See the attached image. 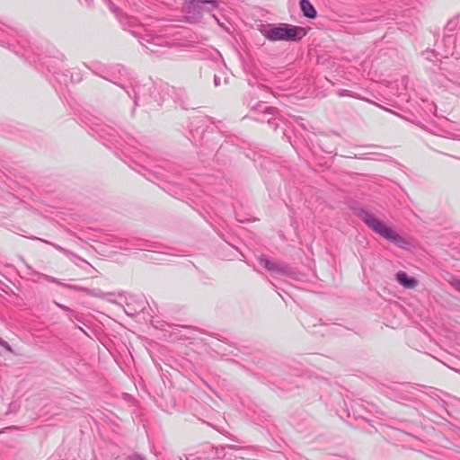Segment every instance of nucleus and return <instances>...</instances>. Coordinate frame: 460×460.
I'll return each mask as SVG.
<instances>
[{
  "instance_id": "obj_1",
  "label": "nucleus",
  "mask_w": 460,
  "mask_h": 460,
  "mask_svg": "<svg viewBox=\"0 0 460 460\" xmlns=\"http://www.w3.org/2000/svg\"><path fill=\"white\" fill-rule=\"evenodd\" d=\"M93 73L105 80H108L115 84L119 85L126 91L129 97L134 99L135 105H148L150 108H157L161 106L164 96L162 94L164 92L163 85H157L153 82H147L143 84H131L130 90L126 85L120 84L116 81L117 77L109 73L103 75L97 70H93Z\"/></svg>"
},
{
  "instance_id": "obj_2",
  "label": "nucleus",
  "mask_w": 460,
  "mask_h": 460,
  "mask_svg": "<svg viewBox=\"0 0 460 460\" xmlns=\"http://www.w3.org/2000/svg\"><path fill=\"white\" fill-rule=\"evenodd\" d=\"M118 19L123 30L128 31L138 39L139 43L145 47L147 53L156 56L164 55V51L151 49L145 44L146 42L155 47H164L166 42L162 37L147 32L141 25L137 24L136 18L128 14H118Z\"/></svg>"
},
{
  "instance_id": "obj_3",
  "label": "nucleus",
  "mask_w": 460,
  "mask_h": 460,
  "mask_svg": "<svg viewBox=\"0 0 460 460\" xmlns=\"http://www.w3.org/2000/svg\"><path fill=\"white\" fill-rule=\"evenodd\" d=\"M357 216L365 223V225L371 229L374 233L380 235L384 239L389 241L399 248L406 249L409 242L395 232L393 228L377 218L373 213L365 209L359 208Z\"/></svg>"
},
{
  "instance_id": "obj_4",
  "label": "nucleus",
  "mask_w": 460,
  "mask_h": 460,
  "mask_svg": "<svg viewBox=\"0 0 460 460\" xmlns=\"http://www.w3.org/2000/svg\"><path fill=\"white\" fill-rule=\"evenodd\" d=\"M260 31L270 41H299L307 33L305 28L288 23L264 24L261 25Z\"/></svg>"
},
{
  "instance_id": "obj_5",
  "label": "nucleus",
  "mask_w": 460,
  "mask_h": 460,
  "mask_svg": "<svg viewBox=\"0 0 460 460\" xmlns=\"http://www.w3.org/2000/svg\"><path fill=\"white\" fill-rule=\"evenodd\" d=\"M278 110L267 105L264 102H259L251 106L250 117L256 121L267 122L274 130L279 127V119L277 118Z\"/></svg>"
},
{
  "instance_id": "obj_6",
  "label": "nucleus",
  "mask_w": 460,
  "mask_h": 460,
  "mask_svg": "<svg viewBox=\"0 0 460 460\" xmlns=\"http://www.w3.org/2000/svg\"><path fill=\"white\" fill-rule=\"evenodd\" d=\"M25 267L27 268V270H29L31 271V274H33L35 276H39V277L44 279L45 280H47L49 282L55 283V284H58L59 286H63V287L67 288L69 289L84 291V292H86L87 294H90L92 296H98V297H107V296H111L114 295L112 293H103V292H101V291H99L98 293L97 292L96 293H92V292H90V290L88 288H83V287H79V286H75V285L65 284L60 279H57L55 277H52V276H49V275H47V274L36 271V270H34L31 268V265H29L27 263H25Z\"/></svg>"
},
{
  "instance_id": "obj_7",
  "label": "nucleus",
  "mask_w": 460,
  "mask_h": 460,
  "mask_svg": "<svg viewBox=\"0 0 460 460\" xmlns=\"http://www.w3.org/2000/svg\"><path fill=\"white\" fill-rule=\"evenodd\" d=\"M259 261L270 272L281 275H289L291 273L290 268L286 263L270 261L265 256H261Z\"/></svg>"
},
{
  "instance_id": "obj_8",
  "label": "nucleus",
  "mask_w": 460,
  "mask_h": 460,
  "mask_svg": "<svg viewBox=\"0 0 460 460\" xmlns=\"http://www.w3.org/2000/svg\"><path fill=\"white\" fill-rule=\"evenodd\" d=\"M442 86L451 93L460 96V74L454 75L452 78L445 76Z\"/></svg>"
},
{
  "instance_id": "obj_9",
  "label": "nucleus",
  "mask_w": 460,
  "mask_h": 460,
  "mask_svg": "<svg viewBox=\"0 0 460 460\" xmlns=\"http://www.w3.org/2000/svg\"><path fill=\"white\" fill-rule=\"evenodd\" d=\"M396 281L405 288H414L418 285V280L410 277L405 271H398L395 275Z\"/></svg>"
},
{
  "instance_id": "obj_10",
  "label": "nucleus",
  "mask_w": 460,
  "mask_h": 460,
  "mask_svg": "<svg viewBox=\"0 0 460 460\" xmlns=\"http://www.w3.org/2000/svg\"><path fill=\"white\" fill-rule=\"evenodd\" d=\"M191 4L195 9L211 12L217 8L218 1L217 0H192Z\"/></svg>"
},
{
  "instance_id": "obj_11",
  "label": "nucleus",
  "mask_w": 460,
  "mask_h": 460,
  "mask_svg": "<svg viewBox=\"0 0 460 460\" xmlns=\"http://www.w3.org/2000/svg\"><path fill=\"white\" fill-rule=\"evenodd\" d=\"M299 5L301 12L305 17L308 19L316 18L317 12L309 0H300Z\"/></svg>"
},
{
  "instance_id": "obj_12",
  "label": "nucleus",
  "mask_w": 460,
  "mask_h": 460,
  "mask_svg": "<svg viewBox=\"0 0 460 460\" xmlns=\"http://www.w3.org/2000/svg\"><path fill=\"white\" fill-rule=\"evenodd\" d=\"M10 37H13L10 32L5 31L2 28H0V42L3 45H6L9 49H11L15 53L20 54V51L16 49V48L13 42V40L9 39Z\"/></svg>"
},
{
  "instance_id": "obj_13",
  "label": "nucleus",
  "mask_w": 460,
  "mask_h": 460,
  "mask_svg": "<svg viewBox=\"0 0 460 460\" xmlns=\"http://www.w3.org/2000/svg\"><path fill=\"white\" fill-rule=\"evenodd\" d=\"M54 303L60 309H62L63 311L68 313L67 317H68L70 322L74 323L75 320H76V321H78L80 323H83L82 316L77 312H75V310H73V309H71V308H69V307H67V306H66V305H64L62 304H59L58 302L55 301Z\"/></svg>"
},
{
  "instance_id": "obj_14",
  "label": "nucleus",
  "mask_w": 460,
  "mask_h": 460,
  "mask_svg": "<svg viewBox=\"0 0 460 460\" xmlns=\"http://www.w3.org/2000/svg\"><path fill=\"white\" fill-rule=\"evenodd\" d=\"M337 93L340 97L348 96V97H352V98H357V99L358 98V96L355 93H353L352 91H349V90H346V89L339 90Z\"/></svg>"
},
{
  "instance_id": "obj_15",
  "label": "nucleus",
  "mask_w": 460,
  "mask_h": 460,
  "mask_svg": "<svg viewBox=\"0 0 460 460\" xmlns=\"http://www.w3.org/2000/svg\"><path fill=\"white\" fill-rule=\"evenodd\" d=\"M112 70L118 72V74L121 75H128V70L121 65H116L112 67Z\"/></svg>"
},
{
  "instance_id": "obj_16",
  "label": "nucleus",
  "mask_w": 460,
  "mask_h": 460,
  "mask_svg": "<svg viewBox=\"0 0 460 460\" xmlns=\"http://www.w3.org/2000/svg\"><path fill=\"white\" fill-rule=\"evenodd\" d=\"M423 55L429 61H434V58H437V53L434 50H426Z\"/></svg>"
},
{
  "instance_id": "obj_17",
  "label": "nucleus",
  "mask_w": 460,
  "mask_h": 460,
  "mask_svg": "<svg viewBox=\"0 0 460 460\" xmlns=\"http://www.w3.org/2000/svg\"><path fill=\"white\" fill-rule=\"evenodd\" d=\"M0 346L10 352L13 351L9 343L7 341H4L2 338H0Z\"/></svg>"
},
{
  "instance_id": "obj_18",
  "label": "nucleus",
  "mask_w": 460,
  "mask_h": 460,
  "mask_svg": "<svg viewBox=\"0 0 460 460\" xmlns=\"http://www.w3.org/2000/svg\"><path fill=\"white\" fill-rule=\"evenodd\" d=\"M125 460H146V459L140 455L134 454V455H131V456H128V457H126Z\"/></svg>"
},
{
  "instance_id": "obj_19",
  "label": "nucleus",
  "mask_w": 460,
  "mask_h": 460,
  "mask_svg": "<svg viewBox=\"0 0 460 460\" xmlns=\"http://www.w3.org/2000/svg\"><path fill=\"white\" fill-rule=\"evenodd\" d=\"M444 42L446 44H454L455 43V39L452 36H446L444 38Z\"/></svg>"
},
{
  "instance_id": "obj_20",
  "label": "nucleus",
  "mask_w": 460,
  "mask_h": 460,
  "mask_svg": "<svg viewBox=\"0 0 460 460\" xmlns=\"http://www.w3.org/2000/svg\"><path fill=\"white\" fill-rule=\"evenodd\" d=\"M53 246H54L58 251H59V252H63V253H65V254H68V253H70V252H69V251H67L66 249H65V248L61 247L60 245L53 244Z\"/></svg>"
},
{
  "instance_id": "obj_21",
  "label": "nucleus",
  "mask_w": 460,
  "mask_h": 460,
  "mask_svg": "<svg viewBox=\"0 0 460 460\" xmlns=\"http://www.w3.org/2000/svg\"><path fill=\"white\" fill-rule=\"evenodd\" d=\"M214 84H215V86H219L221 84V79L219 76H217V75L214 76Z\"/></svg>"
},
{
  "instance_id": "obj_22",
  "label": "nucleus",
  "mask_w": 460,
  "mask_h": 460,
  "mask_svg": "<svg viewBox=\"0 0 460 460\" xmlns=\"http://www.w3.org/2000/svg\"><path fill=\"white\" fill-rule=\"evenodd\" d=\"M207 121H208V118H206V117H201L197 119V123L202 122L203 124H205V123H207Z\"/></svg>"
},
{
  "instance_id": "obj_23",
  "label": "nucleus",
  "mask_w": 460,
  "mask_h": 460,
  "mask_svg": "<svg viewBox=\"0 0 460 460\" xmlns=\"http://www.w3.org/2000/svg\"><path fill=\"white\" fill-rule=\"evenodd\" d=\"M185 460H204L201 457H193V456H185Z\"/></svg>"
},
{
  "instance_id": "obj_24",
  "label": "nucleus",
  "mask_w": 460,
  "mask_h": 460,
  "mask_svg": "<svg viewBox=\"0 0 460 460\" xmlns=\"http://www.w3.org/2000/svg\"><path fill=\"white\" fill-rule=\"evenodd\" d=\"M454 287L455 288L460 292V279L459 280H456L455 283H454Z\"/></svg>"
},
{
  "instance_id": "obj_25",
  "label": "nucleus",
  "mask_w": 460,
  "mask_h": 460,
  "mask_svg": "<svg viewBox=\"0 0 460 460\" xmlns=\"http://www.w3.org/2000/svg\"><path fill=\"white\" fill-rule=\"evenodd\" d=\"M190 131L192 132L193 137H195V135H199V128H195V129H193V128H191Z\"/></svg>"
},
{
  "instance_id": "obj_26",
  "label": "nucleus",
  "mask_w": 460,
  "mask_h": 460,
  "mask_svg": "<svg viewBox=\"0 0 460 460\" xmlns=\"http://www.w3.org/2000/svg\"><path fill=\"white\" fill-rule=\"evenodd\" d=\"M110 8H111V10L113 13H116V8H115L114 4H112L111 3H110Z\"/></svg>"
},
{
  "instance_id": "obj_27",
  "label": "nucleus",
  "mask_w": 460,
  "mask_h": 460,
  "mask_svg": "<svg viewBox=\"0 0 460 460\" xmlns=\"http://www.w3.org/2000/svg\"><path fill=\"white\" fill-rule=\"evenodd\" d=\"M47 67H48L49 71H52V68L49 66V65H47Z\"/></svg>"
},
{
  "instance_id": "obj_28",
  "label": "nucleus",
  "mask_w": 460,
  "mask_h": 460,
  "mask_svg": "<svg viewBox=\"0 0 460 460\" xmlns=\"http://www.w3.org/2000/svg\"><path fill=\"white\" fill-rule=\"evenodd\" d=\"M442 63H443V62H442V61H440V66H439V68H440V69H444V67H443V66H441Z\"/></svg>"
}]
</instances>
